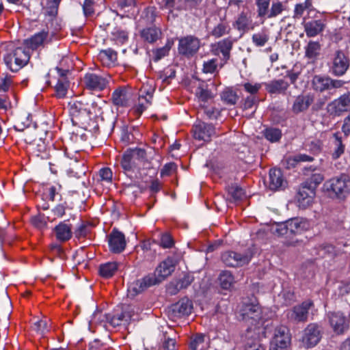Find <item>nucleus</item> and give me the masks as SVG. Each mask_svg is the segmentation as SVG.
Segmentation results:
<instances>
[{
  "instance_id": "f257e3e1",
  "label": "nucleus",
  "mask_w": 350,
  "mask_h": 350,
  "mask_svg": "<svg viewBox=\"0 0 350 350\" xmlns=\"http://www.w3.org/2000/svg\"><path fill=\"white\" fill-rule=\"evenodd\" d=\"M175 266L174 259L167 258L157 267L154 273L131 283L128 287V296L133 298L148 288L160 284L174 272Z\"/></svg>"
},
{
  "instance_id": "f03ea898",
  "label": "nucleus",
  "mask_w": 350,
  "mask_h": 350,
  "mask_svg": "<svg viewBox=\"0 0 350 350\" xmlns=\"http://www.w3.org/2000/svg\"><path fill=\"white\" fill-rule=\"evenodd\" d=\"M309 223L303 218L295 217L284 222L276 224L273 230L279 236L291 237L293 235L301 234L309 228Z\"/></svg>"
},
{
  "instance_id": "7ed1b4c3",
  "label": "nucleus",
  "mask_w": 350,
  "mask_h": 350,
  "mask_svg": "<svg viewBox=\"0 0 350 350\" xmlns=\"http://www.w3.org/2000/svg\"><path fill=\"white\" fill-rule=\"evenodd\" d=\"M147 162L146 152L144 149L129 148L122 155L121 166L124 171L131 172L139 168V164L144 166Z\"/></svg>"
},
{
  "instance_id": "20e7f679",
  "label": "nucleus",
  "mask_w": 350,
  "mask_h": 350,
  "mask_svg": "<svg viewBox=\"0 0 350 350\" xmlns=\"http://www.w3.org/2000/svg\"><path fill=\"white\" fill-rule=\"evenodd\" d=\"M29 58V49L17 47L5 56L4 62L11 71L17 72L28 63Z\"/></svg>"
},
{
  "instance_id": "39448f33",
  "label": "nucleus",
  "mask_w": 350,
  "mask_h": 350,
  "mask_svg": "<svg viewBox=\"0 0 350 350\" xmlns=\"http://www.w3.org/2000/svg\"><path fill=\"white\" fill-rule=\"evenodd\" d=\"M254 256L253 249L249 247L243 253L226 251L221 254V261L228 267H237L247 265Z\"/></svg>"
},
{
  "instance_id": "423d86ee",
  "label": "nucleus",
  "mask_w": 350,
  "mask_h": 350,
  "mask_svg": "<svg viewBox=\"0 0 350 350\" xmlns=\"http://www.w3.org/2000/svg\"><path fill=\"white\" fill-rule=\"evenodd\" d=\"M350 67V58L348 53L342 50H337L332 55L329 64V72L335 77L345 75Z\"/></svg>"
},
{
  "instance_id": "0eeeda50",
  "label": "nucleus",
  "mask_w": 350,
  "mask_h": 350,
  "mask_svg": "<svg viewBox=\"0 0 350 350\" xmlns=\"http://www.w3.org/2000/svg\"><path fill=\"white\" fill-rule=\"evenodd\" d=\"M241 319L248 324V327L256 328L263 324L262 311L258 304H245L241 311Z\"/></svg>"
},
{
  "instance_id": "6e6552de",
  "label": "nucleus",
  "mask_w": 350,
  "mask_h": 350,
  "mask_svg": "<svg viewBox=\"0 0 350 350\" xmlns=\"http://www.w3.org/2000/svg\"><path fill=\"white\" fill-rule=\"evenodd\" d=\"M329 323L333 332L337 335H342L346 333L350 327V312H329L327 314Z\"/></svg>"
},
{
  "instance_id": "1a4fd4ad",
  "label": "nucleus",
  "mask_w": 350,
  "mask_h": 350,
  "mask_svg": "<svg viewBox=\"0 0 350 350\" xmlns=\"http://www.w3.org/2000/svg\"><path fill=\"white\" fill-rule=\"evenodd\" d=\"M323 334V329L321 325L315 323H309L304 330V346L308 349L316 346L320 342Z\"/></svg>"
},
{
  "instance_id": "9d476101",
  "label": "nucleus",
  "mask_w": 350,
  "mask_h": 350,
  "mask_svg": "<svg viewBox=\"0 0 350 350\" xmlns=\"http://www.w3.org/2000/svg\"><path fill=\"white\" fill-rule=\"evenodd\" d=\"M291 341V336L288 328L284 325L278 326L275 329L269 350H286L289 347Z\"/></svg>"
},
{
  "instance_id": "9b49d317",
  "label": "nucleus",
  "mask_w": 350,
  "mask_h": 350,
  "mask_svg": "<svg viewBox=\"0 0 350 350\" xmlns=\"http://www.w3.org/2000/svg\"><path fill=\"white\" fill-rule=\"evenodd\" d=\"M192 310V301L187 297H184L169 306L167 309V313L170 319L176 320L178 318L189 315Z\"/></svg>"
},
{
  "instance_id": "f8f14e48",
  "label": "nucleus",
  "mask_w": 350,
  "mask_h": 350,
  "mask_svg": "<svg viewBox=\"0 0 350 350\" xmlns=\"http://www.w3.org/2000/svg\"><path fill=\"white\" fill-rule=\"evenodd\" d=\"M345 84V81L338 79H333L329 77L315 75L312 80V88L317 92H323L330 91L333 89H338Z\"/></svg>"
},
{
  "instance_id": "ddd939ff",
  "label": "nucleus",
  "mask_w": 350,
  "mask_h": 350,
  "mask_svg": "<svg viewBox=\"0 0 350 350\" xmlns=\"http://www.w3.org/2000/svg\"><path fill=\"white\" fill-rule=\"evenodd\" d=\"M326 184L327 189L332 191L338 198H345L350 191V180L345 174L333 178Z\"/></svg>"
},
{
  "instance_id": "4468645a",
  "label": "nucleus",
  "mask_w": 350,
  "mask_h": 350,
  "mask_svg": "<svg viewBox=\"0 0 350 350\" xmlns=\"http://www.w3.org/2000/svg\"><path fill=\"white\" fill-rule=\"evenodd\" d=\"M314 307L312 300L308 299L295 306L288 313V319L295 323H304L308 321L309 310Z\"/></svg>"
},
{
  "instance_id": "2eb2a0df",
  "label": "nucleus",
  "mask_w": 350,
  "mask_h": 350,
  "mask_svg": "<svg viewBox=\"0 0 350 350\" xmlns=\"http://www.w3.org/2000/svg\"><path fill=\"white\" fill-rule=\"evenodd\" d=\"M200 47V40L194 36H187L179 39L178 53L187 57L193 56Z\"/></svg>"
},
{
  "instance_id": "dca6fc26",
  "label": "nucleus",
  "mask_w": 350,
  "mask_h": 350,
  "mask_svg": "<svg viewBox=\"0 0 350 350\" xmlns=\"http://www.w3.org/2000/svg\"><path fill=\"white\" fill-rule=\"evenodd\" d=\"M350 107V92L343 94L327 105V111L332 116H340Z\"/></svg>"
},
{
  "instance_id": "f3484780",
  "label": "nucleus",
  "mask_w": 350,
  "mask_h": 350,
  "mask_svg": "<svg viewBox=\"0 0 350 350\" xmlns=\"http://www.w3.org/2000/svg\"><path fill=\"white\" fill-rule=\"evenodd\" d=\"M109 250L114 254L122 252L126 247L124 234L116 228H113L108 236Z\"/></svg>"
},
{
  "instance_id": "a211bd4d",
  "label": "nucleus",
  "mask_w": 350,
  "mask_h": 350,
  "mask_svg": "<svg viewBox=\"0 0 350 350\" xmlns=\"http://www.w3.org/2000/svg\"><path fill=\"white\" fill-rule=\"evenodd\" d=\"M233 27L242 34L254 29L250 12L242 11L232 23Z\"/></svg>"
},
{
  "instance_id": "6ab92c4d",
  "label": "nucleus",
  "mask_w": 350,
  "mask_h": 350,
  "mask_svg": "<svg viewBox=\"0 0 350 350\" xmlns=\"http://www.w3.org/2000/svg\"><path fill=\"white\" fill-rule=\"evenodd\" d=\"M193 137L198 140L210 141L211 137L215 135L213 125L204 122L195 124L193 127Z\"/></svg>"
},
{
  "instance_id": "aec40b11",
  "label": "nucleus",
  "mask_w": 350,
  "mask_h": 350,
  "mask_svg": "<svg viewBox=\"0 0 350 350\" xmlns=\"http://www.w3.org/2000/svg\"><path fill=\"white\" fill-rule=\"evenodd\" d=\"M83 82L88 89L94 91L103 90L108 83L105 78L94 73L85 74L83 77Z\"/></svg>"
},
{
  "instance_id": "412c9836",
  "label": "nucleus",
  "mask_w": 350,
  "mask_h": 350,
  "mask_svg": "<svg viewBox=\"0 0 350 350\" xmlns=\"http://www.w3.org/2000/svg\"><path fill=\"white\" fill-rule=\"evenodd\" d=\"M269 175V188L271 190L277 191L284 189L286 187L287 182L284 178L280 169H271Z\"/></svg>"
},
{
  "instance_id": "4be33fe9",
  "label": "nucleus",
  "mask_w": 350,
  "mask_h": 350,
  "mask_svg": "<svg viewBox=\"0 0 350 350\" xmlns=\"http://www.w3.org/2000/svg\"><path fill=\"white\" fill-rule=\"evenodd\" d=\"M314 101V95L312 93L299 95L295 99L292 106V111L296 114L306 111Z\"/></svg>"
},
{
  "instance_id": "5701e85b",
  "label": "nucleus",
  "mask_w": 350,
  "mask_h": 350,
  "mask_svg": "<svg viewBox=\"0 0 350 350\" xmlns=\"http://www.w3.org/2000/svg\"><path fill=\"white\" fill-rule=\"evenodd\" d=\"M304 31L308 37H314L325 29L326 27L325 20L318 19L308 22H303Z\"/></svg>"
},
{
  "instance_id": "b1692460",
  "label": "nucleus",
  "mask_w": 350,
  "mask_h": 350,
  "mask_svg": "<svg viewBox=\"0 0 350 350\" xmlns=\"http://www.w3.org/2000/svg\"><path fill=\"white\" fill-rule=\"evenodd\" d=\"M234 40L231 38L223 39L213 46L215 54L221 53L223 59L226 62L230 57V51L232 49Z\"/></svg>"
},
{
  "instance_id": "393cba45",
  "label": "nucleus",
  "mask_w": 350,
  "mask_h": 350,
  "mask_svg": "<svg viewBox=\"0 0 350 350\" xmlns=\"http://www.w3.org/2000/svg\"><path fill=\"white\" fill-rule=\"evenodd\" d=\"M266 90L271 94H285L289 84L284 79H274L265 84Z\"/></svg>"
},
{
  "instance_id": "a878e982",
  "label": "nucleus",
  "mask_w": 350,
  "mask_h": 350,
  "mask_svg": "<svg viewBox=\"0 0 350 350\" xmlns=\"http://www.w3.org/2000/svg\"><path fill=\"white\" fill-rule=\"evenodd\" d=\"M317 170L316 167L310 166L308 167L304 168V174L309 176L310 178L307 179L304 183L306 185L313 189L314 191L317 187L323 180V176L319 172H314Z\"/></svg>"
},
{
  "instance_id": "bb28decb",
  "label": "nucleus",
  "mask_w": 350,
  "mask_h": 350,
  "mask_svg": "<svg viewBox=\"0 0 350 350\" xmlns=\"http://www.w3.org/2000/svg\"><path fill=\"white\" fill-rule=\"evenodd\" d=\"M53 232L57 240L61 242L68 241L72 234L71 225L66 224L65 221H62L57 225L54 228Z\"/></svg>"
},
{
  "instance_id": "cd10ccee",
  "label": "nucleus",
  "mask_w": 350,
  "mask_h": 350,
  "mask_svg": "<svg viewBox=\"0 0 350 350\" xmlns=\"http://www.w3.org/2000/svg\"><path fill=\"white\" fill-rule=\"evenodd\" d=\"M271 0H256L257 18L263 24L269 14Z\"/></svg>"
},
{
  "instance_id": "c85d7f7f",
  "label": "nucleus",
  "mask_w": 350,
  "mask_h": 350,
  "mask_svg": "<svg viewBox=\"0 0 350 350\" xmlns=\"http://www.w3.org/2000/svg\"><path fill=\"white\" fill-rule=\"evenodd\" d=\"M314 195L315 191L308 187V185H306L305 183H303L297 191L296 198L299 202L306 200V203L308 204L311 202Z\"/></svg>"
},
{
  "instance_id": "c756f323",
  "label": "nucleus",
  "mask_w": 350,
  "mask_h": 350,
  "mask_svg": "<svg viewBox=\"0 0 350 350\" xmlns=\"http://www.w3.org/2000/svg\"><path fill=\"white\" fill-rule=\"evenodd\" d=\"M48 36V31L44 30L36 33L31 38L25 40V43L28 48L35 50L41 46Z\"/></svg>"
},
{
  "instance_id": "7c9ffc66",
  "label": "nucleus",
  "mask_w": 350,
  "mask_h": 350,
  "mask_svg": "<svg viewBox=\"0 0 350 350\" xmlns=\"http://www.w3.org/2000/svg\"><path fill=\"white\" fill-rule=\"evenodd\" d=\"M113 105L119 107H126L129 103L126 91L124 88H118L112 94Z\"/></svg>"
},
{
  "instance_id": "2f4dec72",
  "label": "nucleus",
  "mask_w": 350,
  "mask_h": 350,
  "mask_svg": "<svg viewBox=\"0 0 350 350\" xmlns=\"http://www.w3.org/2000/svg\"><path fill=\"white\" fill-rule=\"evenodd\" d=\"M142 38L149 43H154L159 39L161 31L155 27L144 29L141 33Z\"/></svg>"
},
{
  "instance_id": "473e14b6",
  "label": "nucleus",
  "mask_w": 350,
  "mask_h": 350,
  "mask_svg": "<svg viewBox=\"0 0 350 350\" xmlns=\"http://www.w3.org/2000/svg\"><path fill=\"white\" fill-rule=\"evenodd\" d=\"M314 10L312 0H305L302 3H297L293 10V18L294 19H300L304 12H310Z\"/></svg>"
},
{
  "instance_id": "72a5a7b5",
  "label": "nucleus",
  "mask_w": 350,
  "mask_h": 350,
  "mask_svg": "<svg viewBox=\"0 0 350 350\" xmlns=\"http://www.w3.org/2000/svg\"><path fill=\"white\" fill-rule=\"evenodd\" d=\"M321 45L318 42L310 41L305 48V56L311 60H315L320 55Z\"/></svg>"
},
{
  "instance_id": "f704fd0d",
  "label": "nucleus",
  "mask_w": 350,
  "mask_h": 350,
  "mask_svg": "<svg viewBox=\"0 0 350 350\" xmlns=\"http://www.w3.org/2000/svg\"><path fill=\"white\" fill-rule=\"evenodd\" d=\"M255 329L256 328H253L252 327H248L246 329L245 336L242 338V342L244 344L245 350H248L249 347H251V346L259 342Z\"/></svg>"
},
{
  "instance_id": "c9c22d12",
  "label": "nucleus",
  "mask_w": 350,
  "mask_h": 350,
  "mask_svg": "<svg viewBox=\"0 0 350 350\" xmlns=\"http://www.w3.org/2000/svg\"><path fill=\"white\" fill-rule=\"evenodd\" d=\"M31 114L21 113L18 115L14 122V128L18 131H23L27 127L29 126L31 120Z\"/></svg>"
},
{
  "instance_id": "e433bc0d",
  "label": "nucleus",
  "mask_w": 350,
  "mask_h": 350,
  "mask_svg": "<svg viewBox=\"0 0 350 350\" xmlns=\"http://www.w3.org/2000/svg\"><path fill=\"white\" fill-rule=\"evenodd\" d=\"M288 7L286 3L280 1H273L271 4L268 18H273L281 14L283 12L287 11Z\"/></svg>"
},
{
  "instance_id": "4c0bfd02",
  "label": "nucleus",
  "mask_w": 350,
  "mask_h": 350,
  "mask_svg": "<svg viewBox=\"0 0 350 350\" xmlns=\"http://www.w3.org/2000/svg\"><path fill=\"white\" fill-rule=\"evenodd\" d=\"M219 284L223 289L228 290L234 282V277L229 271H223L218 278Z\"/></svg>"
},
{
  "instance_id": "58836bf2",
  "label": "nucleus",
  "mask_w": 350,
  "mask_h": 350,
  "mask_svg": "<svg viewBox=\"0 0 350 350\" xmlns=\"http://www.w3.org/2000/svg\"><path fill=\"white\" fill-rule=\"evenodd\" d=\"M118 263L116 262H109L102 264L99 267V273L101 276L109 278L113 276L118 269Z\"/></svg>"
},
{
  "instance_id": "ea45409f",
  "label": "nucleus",
  "mask_w": 350,
  "mask_h": 350,
  "mask_svg": "<svg viewBox=\"0 0 350 350\" xmlns=\"http://www.w3.org/2000/svg\"><path fill=\"white\" fill-rule=\"evenodd\" d=\"M32 152L37 157H40L41 159H47L49 157L46 146L41 139L38 141L36 144H33Z\"/></svg>"
},
{
  "instance_id": "a19ab883",
  "label": "nucleus",
  "mask_w": 350,
  "mask_h": 350,
  "mask_svg": "<svg viewBox=\"0 0 350 350\" xmlns=\"http://www.w3.org/2000/svg\"><path fill=\"white\" fill-rule=\"evenodd\" d=\"M204 338L203 334H196L192 336L189 343L190 350H204L206 348Z\"/></svg>"
},
{
  "instance_id": "79ce46f5",
  "label": "nucleus",
  "mask_w": 350,
  "mask_h": 350,
  "mask_svg": "<svg viewBox=\"0 0 350 350\" xmlns=\"http://www.w3.org/2000/svg\"><path fill=\"white\" fill-rule=\"evenodd\" d=\"M269 40V36L265 29L254 33L252 36V42L258 47L264 46Z\"/></svg>"
},
{
  "instance_id": "37998d69",
  "label": "nucleus",
  "mask_w": 350,
  "mask_h": 350,
  "mask_svg": "<svg viewBox=\"0 0 350 350\" xmlns=\"http://www.w3.org/2000/svg\"><path fill=\"white\" fill-rule=\"evenodd\" d=\"M263 136L270 142H278L282 137V132L279 129L269 127L262 131Z\"/></svg>"
},
{
  "instance_id": "c03bdc74",
  "label": "nucleus",
  "mask_w": 350,
  "mask_h": 350,
  "mask_svg": "<svg viewBox=\"0 0 350 350\" xmlns=\"http://www.w3.org/2000/svg\"><path fill=\"white\" fill-rule=\"evenodd\" d=\"M230 28L227 22L221 21L211 31V34L215 38H220L228 34Z\"/></svg>"
},
{
  "instance_id": "a18cd8bd",
  "label": "nucleus",
  "mask_w": 350,
  "mask_h": 350,
  "mask_svg": "<svg viewBox=\"0 0 350 350\" xmlns=\"http://www.w3.org/2000/svg\"><path fill=\"white\" fill-rule=\"evenodd\" d=\"M221 100L227 105H235L238 100L237 93L230 88L225 89L221 94Z\"/></svg>"
},
{
  "instance_id": "49530a36",
  "label": "nucleus",
  "mask_w": 350,
  "mask_h": 350,
  "mask_svg": "<svg viewBox=\"0 0 350 350\" xmlns=\"http://www.w3.org/2000/svg\"><path fill=\"white\" fill-rule=\"evenodd\" d=\"M334 138V150L332 153V157L334 159L339 158L345 151V145L342 144V137L338 135V133L333 135Z\"/></svg>"
},
{
  "instance_id": "de8ad7c7",
  "label": "nucleus",
  "mask_w": 350,
  "mask_h": 350,
  "mask_svg": "<svg viewBox=\"0 0 350 350\" xmlns=\"http://www.w3.org/2000/svg\"><path fill=\"white\" fill-rule=\"evenodd\" d=\"M163 5L167 9L174 8L177 10H187L185 0H163Z\"/></svg>"
},
{
  "instance_id": "09e8293b",
  "label": "nucleus",
  "mask_w": 350,
  "mask_h": 350,
  "mask_svg": "<svg viewBox=\"0 0 350 350\" xmlns=\"http://www.w3.org/2000/svg\"><path fill=\"white\" fill-rule=\"evenodd\" d=\"M228 195L235 201L240 200L245 195L243 189L237 185H231L228 187Z\"/></svg>"
},
{
  "instance_id": "8fccbe9b",
  "label": "nucleus",
  "mask_w": 350,
  "mask_h": 350,
  "mask_svg": "<svg viewBox=\"0 0 350 350\" xmlns=\"http://www.w3.org/2000/svg\"><path fill=\"white\" fill-rule=\"evenodd\" d=\"M68 87V84L66 79H59L55 87L56 96L59 98L65 97Z\"/></svg>"
},
{
  "instance_id": "3c124183",
  "label": "nucleus",
  "mask_w": 350,
  "mask_h": 350,
  "mask_svg": "<svg viewBox=\"0 0 350 350\" xmlns=\"http://www.w3.org/2000/svg\"><path fill=\"white\" fill-rule=\"evenodd\" d=\"M142 17L147 24L154 23L157 17L156 8L154 7L146 8L144 10Z\"/></svg>"
},
{
  "instance_id": "603ef678",
  "label": "nucleus",
  "mask_w": 350,
  "mask_h": 350,
  "mask_svg": "<svg viewBox=\"0 0 350 350\" xmlns=\"http://www.w3.org/2000/svg\"><path fill=\"white\" fill-rule=\"evenodd\" d=\"M104 317L106 319V321L109 322L111 325L113 327L118 325L122 320L126 319V321H128V319H131V315H129L128 313L123 312L118 317H111L109 314H105Z\"/></svg>"
},
{
  "instance_id": "864d4df0",
  "label": "nucleus",
  "mask_w": 350,
  "mask_h": 350,
  "mask_svg": "<svg viewBox=\"0 0 350 350\" xmlns=\"http://www.w3.org/2000/svg\"><path fill=\"white\" fill-rule=\"evenodd\" d=\"M70 106V113L72 116H77L83 111H85L84 108V105L80 101H75L72 103H69Z\"/></svg>"
},
{
  "instance_id": "5fc2aeb1",
  "label": "nucleus",
  "mask_w": 350,
  "mask_h": 350,
  "mask_svg": "<svg viewBox=\"0 0 350 350\" xmlns=\"http://www.w3.org/2000/svg\"><path fill=\"white\" fill-rule=\"evenodd\" d=\"M217 68V59H211L206 62H204L203 64L202 71L204 73H214Z\"/></svg>"
},
{
  "instance_id": "6e6d98bb",
  "label": "nucleus",
  "mask_w": 350,
  "mask_h": 350,
  "mask_svg": "<svg viewBox=\"0 0 350 350\" xmlns=\"http://www.w3.org/2000/svg\"><path fill=\"white\" fill-rule=\"evenodd\" d=\"M314 160L313 157L308 156L305 154H299L295 155L292 159H288V163L292 166H295L297 163L299 162H310Z\"/></svg>"
},
{
  "instance_id": "4d7b16f0",
  "label": "nucleus",
  "mask_w": 350,
  "mask_h": 350,
  "mask_svg": "<svg viewBox=\"0 0 350 350\" xmlns=\"http://www.w3.org/2000/svg\"><path fill=\"white\" fill-rule=\"evenodd\" d=\"M196 96L202 101L206 102L211 98V94L207 88H205L203 85H200L196 92Z\"/></svg>"
},
{
  "instance_id": "13d9d810",
  "label": "nucleus",
  "mask_w": 350,
  "mask_h": 350,
  "mask_svg": "<svg viewBox=\"0 0 350 350\" xmlns=\"http://www.w3.org/2000/svg\"><path fill=\"white\" fill-rule=\"evenodd\" d=\"M193 280L194 278L192 275L185 273L183 278L176 281L178 283L179 288L181 290L187 288L193 282Z\"/></svg>"
},
{
  "instance_id": "bf43d9fd",
  "label": "nucleus",
  "mask_w": 350,
  "mask_h": 350,
  "mask_svg": "<svg viewBox=\"0 0 350 350\" xmlns=\"http://www.w3.org/2000/svg\"><path fill=\"white\" fill-rule=\"evenodd\" d=\"M95 0H85L83 4V10L86 17L92 16L94 13Z\"/></svg>"
},
{
  "instance_id": "052dcab7",
  "label": "nucleus",
  "mask_w": 350,
  "mask_h": 350,
  "mask_svg": "<svg viewBox=\"0 0 350 350\" xmlns=\"http://www.w3.org/2000/svg\"><path fill=\"white\" fill-rule=\"evenodd\" d=\"M100 57L102 59L107 58L109 62L113 63L117 60V53L111 49H108L101 51Z\"/></svg>"
},
{
  "instance_id": "680f3d73",
  "label": "nucleus",
  "mask_w": 350,
  "mask_h": 350,
  "mask_svg": "<svg viewBox=\"0 0 350 350\" xmlns=\"http://www.w3.org/2000/svg\"><path fill=\"white\" fill-rule=\"evenodd\" d=\"M111 33L113 38L120 43H124L128 40V33L124 30L117 29Z\"/></svg>"
},
{
  "instance_id": "e2e57ef3",
  "label": "nucleus",
  "mask_w": 350,
  "mask_h": 350,
  "mask_svg": "<svg viewBox=\"0 0 350 350\" xmlns=\"http://www.w3.org/2000/svg\"><path fill=\"white\" fill-rule=\"evenodd\" d=\"M335 252L334 247L332 245H322L319 247L318 254L324 258L327 256H332Z\"/></svg>"
},
{
  "instance_id": "0e129e2a",
  "label": "nucleus",
  "mask_w": 350,
  "mask_h": 350,
  "mask_svg": "<svg viewBox=\"0 0 350 350\" xmlns=\"http://www.w3.org/2000/svg\"><path fill=\"white\" fill-rule=\"evenodd\" d=\"M258 100L255 95H250L245 100L243 104L244 109H252L258 103Z\"/></svg>"
},
{
  "instance_id": "69168bd1",
  "label": "nucleus",
  "mask_w": 350,
  "mask_h": 350,
  "mask_svg": "<svg viewBox=\"0 0 350 350\" xmlns=\"http://www.w3.org/2000/svg\"><path fill=\"white\" fill-rule=\"evenodd\" d=\"M12 79L8 75L0 76V91L7 92L11 85Z\"/></svg>"
},
{
  "instance_id": "338daca9",
  "label": "nucleus",
  "mask_w": 350,
  "mask_h": 350,
  "mask_svg": "<svg viewBox=\"0 0 350 350\" xmlns=\"http://www.w3.org/2000/svg\"><path fill=\"white\" fill-rule=\"evenodd\" d=\"M170 47L171 46L170 45L166 44L163 47L157 49V51L154 52V60L158 61L162 57L166 56L170 51Z\"/></svg>"
},
{
  "instance_id": "774afa93",
  "label": "nucleus",
  "mask_w": 350,
  "mask_h": 350,
  "mask_svg": "<svg viewBox=\"0 0 350 350\" xmlns=\"http://www.w3.org/2000/svg\"><path fill=\"white\" fill-rule=\"evenodd\" d=\"M164 337L165 339L162 346L163 350H176L175 340L169 336L166 337L165 335H164Z\"/></svg>"
}]
</instances>
